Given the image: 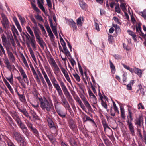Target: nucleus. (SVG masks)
<instances>
[{
    "mask_svg": "<svg viewBox=\"0 0 146 146\" xmlns=\"http://www.w3.org/2000/svg\"><path fill=\"white\" fill-rule=\"evenodd\" d=\"M39 100L40 106L43 110L46 111L48 113L51 111V114L56 113L52 103H49L45 97L43 98H39Z\"/></svg>",
    "mask_w": 146,
    "mask_h": 146,
    "instance_id": "obj_1",
    "label": "nucleus"
},
{
    "mask_svg": "<svg viewBox=\"0 0 146 146\" xmlns=\"http://www.w3.org/2000/svg\"><path fill=\"white\" fill-rule=\"evenodd\" d=\"M11 116L17 123V125L22 130L23 133L27 136L29 135V131L26 126L22 121L18 113L15 111L11 113Z\"/></svg>",
    "mask_w": 146,
    "mask_h": 146,
    "instance_id": "obj_2",
    "label": "nucleus"
},
{
    "mask_svg": "<svg viewBox=\"0 0 146 146\" xmlns=\"http://www.w3.org/2000/svg\"><path fill=\"white\" fill-rule=\"evenodd\" d=\"M37 24V23L34 24V26L33 27V30L37 42L38 43L40 46L42 48L44 47L43 44H44L45 42L43 41V39L40 36V35L41 34V32L38 27Z\"/></svg>",
    "mask_w": 146,
    "mask_h": 146,
    "instance_id": "obj_3",
    "label": "nucleus"
},
{
    "mask_svg": "<svg viewBox=\"0 0 146 146\" xmlns=\"http://www.w3.org/2000/svg\"><path fill=\"white\" fill-rule=\"evenodd\" d=\"M46 62V64L44 65V67L45 70L49 76L50 80L53 84V86L55 88L59 86V85L56 80L55 77L52 74L51 69L48 62Z\"/></svg>",
    "mask_w": 146,
    "mask_h": 146,
    "instance_id": "obj_4",
    "label": "nucleus"
},
{
    "mask_svg": "<svg viewBox=\"0 0 146 146\" xmlns=\"http://www.w3.org/2000/svg\"><path fill=\"white\" fill-rule=\"evenodd\" d=\"M13 137L17 141L18 143H21L22 146H26V143L25 141V138L19 132L14 131L13 133Z\"/></svg>",
    "mask_w": 146,
    "mask_h": 146,
    "instance_id": "obj_5",
    "label": "nucleus"
},
{
    "mask_svg": "<svg viewBox=\"0 0 146 146\" xmlns=\"http://www.w3.org/2000/svg\"><path fill=\"white\" fill-rule=\"evenodd\" d=\"M57 91L58 95L60 96L61 100L62 102L61 104L65 107L66 106L68 105L69 104L65 98L63 94V92L61 89L60 86H58L55 88Z\"/></svg>",
    "mask_w": 146,
    "mask_h": 146,
    "instance_id": "obj_6",
    "label": "nucleus"
},
{
    "mask_svg": "<svg viewBox=\"0 0 146 146\" xmlns=\"http://www.w3.org/2000/svg\"><path fill=\"white\" fill-rule=\"evenodd\" d=\"M26 29L28 32L31 36V37L30 38L31 43L32 46L34 49L36 48V42L35 40V36L33 32L30 27L29 26L26 27Z\"/></svg>",
    "mask_w": 146,
    "mask_h": 146,
    "instance_id": "obj_7",
    "label": "nucleus"
},
{
    "mask_svg": "<svg viewBox=\"0 0 146 146\" xmlns=\"http://www.w3.org/2000/svg\"><path fill=\"white\" fill-rule=\"evenodd\" d=\"M1 15L3 20V22L2 23L3 27L5 29L8 28L9 27V22L7 18L3 13L1 14Z\"/></svg>",
    "mask_w": 146,
    "mask_h": 146,
    "instance_id": "obj_8",
    "label": "nucleus"
},
{
    "mask_svg": "<svg viewBox=\"0 0 146 146\" xmlns=\"http://www.w3.org/2000/svg\"><path fill=\"white\" fill-rule=\"evenodd\" d=\"M141 23L139 22L137 23L135 25V29L137 34L145 38L146 36V34H145L142 31L141 27Z\"/></svg>",
    "mask_w": 146,
    "mask_h": 146,
    "instance_id": "obj_9",
    "label": "nucleus"
},
{
    "mask_svg": "<svg viewBox=\"0 0 146 146\" xmlns=\"http://www.w3.org/2000/svg\"><path fill=\"white\" fill-rule=\"evenodd\" d=\"M143 119L142 116H139L138 117H136L135 120V123L137 128L140 127L141 125L143 123Z\"/></svg>",
    "mask_w": 146,
    "mask_h": 146,
    "instance_id": "obj_10",
    "label": "nucleus"
},
{
    "mask_svg": "<svg viewBox=\"0 0 146 146\" xmlns=\"http://www.w3.org/2000/svg\"><path fill=\"white\" fill-rule=\"evenodd\" d=\"M60 84L64 95H65L66 97L67 98L68 96H69L70 94L66 86L64 83L62 81H61L60 82Z\"/></svg>",
    "mask_w": 146,
    "mask_h": 146,
    "instance_id": "obj_11",
    "label": "nucleus"
},
{
    "mask_svg": "<svg viewBox=\"0 0 146 146\" xmlns=\"http://www.w3.org/2000/svg\"><path fill=\"white\" fill-rule=\"evenodd\" d=\"M126 122L127 123V125L129 127V129L130 132V134H131L132 136H134L135 135V132L134 127L133 125L132 122L129 121H127Z\"/></svg>",
    "mask_w": 146,
    "mask_h": 146,
    "instance_id": "obj_12",
    "label": "nucleus"
},
{
    "mask_svg": "<svg viewBox=\"0 0 146 146\" xmlns=\"http://www.w3.org/2000/svg\"><path fill=\"white\" fill-rule=\"evenodd\" d=\"M80 97L88 110L89 111L91 110L92 109V108L84 96L83 95H81Z\"/></svg>",
    "mask_w": 146,
    "mask_h": 146,
    "instance_id": "obj_13",
    "label": "nucleus"
},
{
    "mask_svg": "<svg viewBox=\"0 0 146 146\" xmlns=\"http://www.w3.org/2000/svg\"><path fill=\"white\" fill-rule=\"evenodd\" d=\"M55 109L57 113L62 118L66 117V113L64 112L60 109L57 108L56 105H55Z\"/></svg>",
    "mask_w": 146,
    "mask_h": 146,
    "instance_id": "obj_14",
    "label": "nucleus"
},
{
    "mask_svg": "<svg viewBox=\"0 0 146 146\" xmlns=\"http://www.w3.org/2000/svg\"><path fill=\"white\" fill-rule=\"evenodd\" d=\"M19 71L23 78L24 82L28 85L29 82V80L23 69L22 68H21L19 69Z\"/></svg>",
    "mask_w": 146,
    "mask_h": 146,
    "instance_id": "obj_15",
    "label": "nucleus"
},
{
    "mask_svg": "<svg viewBox=\"0 0 146 146\" xmlns=\"http://www.w3.org/2000/svg\"><path fill=\"white\" fill-rule=\"evenodd\" d=\"M69 126L70 128L73 131H74L76 128V126L75 122L72 119H70L68 121Z\"/></svg>",
    "mask_w": 146,
    "mask_h": 146,
    "instance_id": "obj_16",
    "label": "nucleus"
},
{
    "mask_svg": "<svg viewBox=\"0 0 146 146\" xmlns=\"http://www.w3.org/2000/svg\"><path fill=\"white\" fill-rule=\"evenodd\" d=\"M18 109L20 112L22 113L27 118H29V120L31 119V117L29 115L26 109H24L22 110L19 108H18Z\"/></svg>",
    "mask_w": 146,
    "mask_h": 146,
    "instance_id": "obj_17",
    "label": "nucleus"
},
{
    "mask_svg": "<svg viewBox=\"0 0 146 146\" xmlns=\"http://www.w3.org/2000/svg\"><path fill=\"white\" fill-rule=\"evenodd\" d=\"M63 48V50H62V48L61 47V51L65 54L66 56H68L69 57L71 58V54L68 49L67 48L66 46H64Z\"/></svg>",
    "mask_w": 146,
    "mask_h": 146,
    "instance_id": "obj_18",
    "label": "nucleus"
},
{
    "mask_svg": "<svg viewBox=\"0 0 146 146\" xmlns=\"http://www.w3.org/2000/svg\"><path fill=\"white\" fill-rule=\"evenodd\" d=\"M139 89L136 91V93H139V94L140 96H141L143 97L145 94V93L144 91V89L142 88V86L141 85H138Z\"/></svg>",
    "mask_w": 146,
    "mask_h": 146,
    "instance_id": "obj_19",
    "label": "nucleus"
},
{
    "mask_svg": "<svg viewBox=\"0 0 146 146\" xmlns=\"http://www.w3.org/2000/svg\"><path fill=\"white\" fill-rule=\"evenodd\" d=\"M4 63L6 65V67L9 70L11 71V70L12 68L7 58L6 57L5 59L4 60Z\"/></svg>",
    "mask_w": 146,
    "mask_h": 146,
    "instance_id": "obj_20",
    "label": "nucleus"
},
{
    "mask_svg": "<svg viewBox=\"0 0 146 146\" xmlns=\"http://www.w3.org/2000/svg\"><path fill=\"white\" fill-rule=\"evenodd\" d=\"M47 136L52 144H53L56 141V139L54 137L53 135L52 134H51L47 135Z\"/></svg>",
    "mask_w": 146,
    "mask_h": 146,
    "instance_id": "obj_21",
    "label": "nucleus"
},
{
    "mask_svg": "<svg viewBox=\"0 0 146 146\" xmlns=\"http://www.w3.org/2000/svg\"><path fill=\"white\" fill-rule=\"evenodd\" d=\"M133 72L137 74L139 77H141L142 76V72L140 69L134 68L133 69Z\"/></svg>",
    "mask_w": 146,
    "mask_h": 146,
    "instance_id": "obj_22",
    "label": "nucleus"
},
{
    "mask_svg": "<svg viewBox=\"0 0 146 146\" xmlns=\"http://www.w3.org/2000/svg\"><path fill=\"white\" fill-rule=\"evenodd\" d=\"M82 119L84 123L85 122L87 121H89L91 122L92 120V119L89 117L85 114H84V115L82 117Z\"/></svg>",
    "mask_w": 146,
    "mask_h": 146,
    "instance_id": "obj_23",
    "label": "nucleus"
},
{
    "mask_svg": "<svg viewBox=\"0 0 146 146\" xmlns=\"http://www.w3.org/2000/svg\"><path fill=\"white\" fill-rule=\"evenodd\" d=\"M3 80L6 86L7 87L8 89L12 93H13L14 92L13 90V89L12 88L11 86L9 83L5 79H3Z\"/></svg>",
    "mask_w": 146,
    "mask_h": 146,
    "instance_id": "obj_24",
    "label": "nucleus"
},
{
    "mask_svg": "<svg viewBox=\"0 0 146 146\" xmlns=\"http://www.w3.org/2000/svg\"><path fill=\"white\" fill-rule=\"evenodd\" d=\"M27 47L28 48V49L32 58L33 60L35 62L36 61V58L34 55L33 50L29 46H27Z\"/></svg>",
    "mask_w": 146,
    "mask_h": 146,
    "instance_id": "obj_25",
    "label": "nucleus"
},
{
    "mask_svg": "<svg viewBox=\"0 0 146 146\" xmlns=\"http://www.w3.org/2000/svg\"><path fill=\"white\" fill-rule=\"evenodd\" d=\"M69 25L70 27H72L73 28V31L77 29V26L76 23L72 19L69 21Z\"/></svg>",
    "mask_w": 146,
    "mask_h": 146,
    "instance_id": "obj_26",
    "label": "nucleus"
},
{
    "mask_svg": "<svg viewBox=\"0 0 146 146\" xmlns=\"http://www.w3.org/2000/svg\"><path fill=\"white\" fill-rule=\"evenodd\" d=\"M102 123V125H103V127H104V131H106V128H107L109 129L110 132L112 133V130L109 127L107 123L105 121H103Z\"/></svg>",
    "mask_w": 146,
    "mask_h": 146,
    "instance_id": "obj_27",
    "label": "nucleus"
},
{
    "mask_svg": "<svg viewBox=\"0 0 146 146\" xmlns=\"http://www.w3.org/2000/svg\"><path fill=\"white\" fill-rule=\"evenodd\" d=\"M68 141L70 145L72 146H77V144L73 138L70 137Z\"/></svg>",
    "mask_w": 146,
    "mask_h": 146,
    "instance_id": "obj_28",
    "label": "nucleus"
},
{
    "mask_svg": "<svg viewBox=\"0 0 146 146\" xmlns=\"http://www.w3.org/2000/svg\"><path fill=\"white\" fill-rule=\"evenodd\" d=\"M52 19L51 18H50L49 19V21L50 22V26L52 28V30L53 32L57 31V29L55 26H53V23L52 21Z\"/></svg>",
    "mask_w": 146,
    "mask_h": 146,
    "instance_id": "obj_29",
    "label": "nucleus"
},
{
    "mask_svg": "<svg viewBox=\"0 0 146 146\" xmlns=\"http://www.w3.org/2000/svg\"><path fill=\"white\" fill-rule=\"evenodd\" d=\"M5 119L11 126H12V125L13 124V121L10 116L8 115L5 117Z\"/></svg>",
    "mask_w": 146,
    "mask_h": 146,
    "instance_id": "obj_30",
    "label": "nucleus"
},
{
    "mask_svg": "<svg viewBox=\"0 0 146 146\" xmlns=\"http://www.w3.org/2000/svg\"><path fill=\"white\" fill-rule=\"evenodd\" d=\"M110 63L111 72L113 74H114L116 70L115 67L110 60Z\"/></svg>",
    "mask_w": 146,
    "mask_h": 146,
    "instance_id": "obj_31",
    "label": "nucleus"
},
{
    "mask_svg": "<svg viewBox=\"0 0 146 146\" xmlns=\"http://www.w3.org/2000/svg\"><path fill=\"white\" fill-rule=\"evenodd\" d=\"M103 140L106 146H110L112 144L111 141L107 138H103Z\"/></svg>",
    "mask_w": 146,
    "mask_h": 146,
    "instance_id": "obj_32",
    "label": "nucleus"
},
{
    "mask_svg": "<svg viewBox=\"0 0 146 146\" xmlns=\"http://www.w3.org/2000/svg\"><path fill=\"white\" fill-rule=\"evenodd\" d=\"M127 31L129 34L132 36L134 40H136V39L135 38L136 35L133 32L129 29Z\"/></svg>",
    "mask_w": 146,
    "mask_h": 146,
    "instance_id": "obj_33",
    "label": "nucleus"
},
{
    "mask_svg": "<svg viewBox=\"0 0 146 146\" xmlns=\"http://www.w3.org/2000/svg\"><path fill=\"white\" fill-rule=\"evenodd\" d=\"M18 16L19 19L22 25H23L24 24L26 23V21L25 18L24 17L19 15H18Z\"/></svg>",
    "mask_w": 146,
    "mask_h": 146,
    "instance_id": "obj_34",
    "label": "nucleus"
},
{
    "mask_svg": "<svg viewBox=\"0 0 146 146\" xmlns=\"http://www.w3.org/2000/svg\"><path fill=\"white\" fill-rule=\"evenodd\" d=\"M37 4L39 7L45 13L46 12L45 9L39 0H37Z\"/></svg>",
    "mask_w": 146,
    "mask_h": 146,
    "instance_id": "obj_35",
    "label": "nucleus"
},
{
    "mask_svg": "<svg viewBox=\"0 0 146 146\" xmlns=\"http://www.w3.org/2000/svg\"><path fill=\"white\" fill-rule=\"evenodd\" d=\"M90 101L94 104H96L97 102V99L96 96L94 95L90 97Z\"/></svg>",
    "mask_w": 146,
    "mask_h": 146,
    "instance_id": "obj_36",
    "label": "nucleus"
},
{
    "mask_svg": "<svg viewBox=\"0 0 146 146\" xmlns=\"http://www.w3.org/2000/svg\"><path fill=\"white\" fill-rule=\"evenodd\" d=\"M132 115V112L129 109H128V117L130 119H129V118H128V119L127 121L129 120L131 122H132V120L133 119V117Z\"/></svg>",
    "mask_w": 146,
    "mask_h": 146,
    "instance_id": "obj_37",
    "label": "nucleus"
},
{
    "mask_svg": "<svg viewBox=\"0 0 146 146\" xmlns=\"http://www.w3.org/2000/svg\"><path fill=\"white\" fill-rule=\"evenodd\" d=\"M79 4L82 9H84L86 8V4L82 0L79 1Z\"/></svg>",
    "mask_w": 146,
    "mask_h": 146,
    "instance_id": "obj_38",
    "label": "nucleus"
},
{
    "mask_svg": "<svg viewBox=\"0 0 146 146\" xmlns=\"http://www.w3.org/2000/svg\"><path fill=\"white\" fill-rule=\"evenodd\" d=\"M11 27L13 35L15 36V33H16L17 35H18L19 34L15 26L14 25H13L12 26H11Z\"/></svg>",
    "mask_w": 146,
    "mask_h": 146,
    "instance_id": "obj_39",
    "label": "nucleus"
},
{
    "mask_svg": "<svg viewBox=\"0 0 146 146\" xmlns=\"http://www.w3.org/2000/svg\"><path fill=\"white\" fill-rule=\"evenodd\" d=\"M41 70L42 73L43 75L45 80H48V79H49L44 70L42 67L41 68Z\"/></svg>",
    "mask_w": 146,
    "mask_h": 146,
    "instance_id": "obj_40",
    "label": "nucleus"
},
{
    "mask_svg": "<svg viewBox=\"0 0 146 146\" xmlns=\"http://www.w3.org/2000/svg\"><path fill=\"white\" fill-rule=\"evenodd\" d=\"M139 14L140 15L142 16L144 19L146 20V9L142 12H139Z\"/></svg>",
    "mask_w": 146,
    "mask_h": 146,
    "instance_id": "obj_41",
    "label": "nucleus"
},
{
    "mask_svg": "<svg viewBox=\"0 0 146 146\" xmlns=\"http://www.w3.org/2000/svg\"><path fill=\"white\" fill-rule=\"evenodd\" d=\"M19 97L20 101L22 102L25 104L26 103L25 98L24 94H21Z\"/></svg>",
    "mask_w": 146,
    "mask_h": 146,
    "instance_id": "obj_42",
    "label": "nucleus"
},
{
    "mask_svg": "<svg viewBox=\"0 0 146 146\" xmlns=\"http://www.w3.org/2000/svg\"><path fill=\"white\" fill-rule=\"evenodd\" d=\"M31 131L35 136H39V132L36 128H33Z\"/></svg>",
    "mask_w": 146,
    "mask_h": 146,
    "instance_id": "obj_43",
    "label": "nucleus"
},
{
    "mask_svg": "<svg viewBox=\"0 0 146 146\" xmlns=\"http://www.w3.org/2000/svg\"><path fill=\"white\" fill-rule=\"evenodd\" d=\"M120 110H121V117L123 118V119H125V114L124 110L123 107H120Z\"/></svg>",
    "mask_w": 146,
    "mask_h": 146,
    "instance_id": "obj_44",
    "label": "nucleus"
},
{
    "mask_svg": "<svg viewBox=\"0 0 146 146\" xmlns=\"http://www.w3.org/2000/svg\"><path fill=\"white\" fill-rule=\"evenodd\" d=\"M1 38L3 45H5L7 42V38L5 36L4 34L1 35Z\"/></svg>",
    "mask_w": 146,
    "mask_h": 146,
    "instance_id": "obj_45",
    "label": "nucleus"
},
{
    "mask_svg": "<svg viewBox=\"0 0 146 146\" xmlns=\"http://www.w3.org/2000/svg\"><path fill=\"white\" fill-rule=\"evenodd\" d=\"M6 79L8 80L11 84H13V79L12 74L11 73L10 78L6 77Z\"/></svg>",
    "mask_w": 146,
    "mask_h": 146,
    "instance_id": "obj_46",
    "label": "nucleus"
},
{
    "mask_svg": "<svg viewBox=\"0 0 146 146\" xmlns=\"http://www.w3.org/2000/svg\"><path fill=\"white\" fill-rule=\"evenodd\" d=\"M50 129L52 131V133L55 134L57 132V130L55 126L54 125L50 127Z\"/></svg>",
    "mask_w": 146,
    "mask_h": 146,
    "instance_id": "obj_47",
    "label": "nucleus"
},
{
    "mask_svg": "<svg viewBox=\"0 0 146 146\" xmlns=\"http://www.w3.org/2000/svg\"><path fill=\"white\" fill-rule=\"evenodd\" d=\"M126 5V4L125 3H122L120 5V7L121 8L124 12H125L127 11V9L125 6Z\"/></svg>",
    "mask_w": 146,
    "mask_h": 146,
    "instance_id": "obj_48",
    "label": "nucleus"
},
{
    "mask_svg": "<svg viewBox=\"0 0 146 146\" xmlns=\"http://www.w3.org/2000/svg\"><path fill=\"white\" fill-rule=\"evenodd\" d=\"M7 54L9 58L12 61L15 60V57L11 52H9Z\"/></svg>",
    "mask_w": 146,
    "mask_h": 146,
    "instance_id": "obj_49",
    "label": "nucleus"
},
{
    "mask_svg": "<svg viewBox=\"0 0 146 146\" xmlns=\"http://www.w3.org/2000/svg\"><path fill=\"white\" fill-rule=\"evenodd\" d=\"M101 104L102 106L107 111L108 110H107V105L105 101H104L103 100L101 101Z\"/></svg>",
    "mask_w": 146,
    "mask_h": 146,
    "instance_id": "obj_50",
    "label": "nucleus"
},
{
    "mask_svg": "<svg viewBox=\"0 0 146 146\" xmlns=\"http://www.w3.org/2000/svg\"><path fill=\"white\" fill-rule=\"evenodd\" d=\"M47 121L49 125V127L51 126L54 125V123L52 119L50 118H48L47 119Z\"/></svg>",
    "mask_w": 146,
    "mask_h": 146,
    "instance_id": "obj_51",
    "label": "nucleus"
},
{
    "mask_svg": "<svg viewBox=\"0 0 146 146\" xmlns=\"http://www.w3.org/2000/svg\"><path fill=\"white\" fill-rule=\"evenodd\" d=\"M48 60L49 62V63L52 64L53 66L56 64L55 62L52 57H50L49 60L48 58Z\"/></svg>",
    "mask_w": 146,
    "mask_h": 146,
    "instance_id": "obj_52",
    "label": "nucleus"
},
{
    "mask_svg": "<svg viewBox=\"0 0 146 146\" xmlns=\"http://www.w3.org/2000/svg\"><path fill=\"white\" fill-rule=\"evenodd\" d=\"M26 124L28 126L29 129L30 130H31L33 128L32 124L29 121H27V122H26Z\"/></svg>",
    "mask_w": 146,
    "mask_h": 146,
    "instance_id": "obj_53",
    "label": "nucleus"
},
{
    "mask_svg": "<svg viewBox=\"0 0 146 146\" xmlns=\"http://www.w3.org/2000/svg\"><path fill=\"white\" fill-rule=\"evenodd\" d=\"M31 5L33 9L36 12H39L40 11L39 9L36 6V5L35 4L32 3Z\"/></svg>",
    "mask_w": 146,
    "mask_h": 146,
    "instance_id": "obj_54",
    "label": "nucleus"
},
{
    "mask_svg": "<svg viewBox=\"0 0 146 146\" xmlns=\"http://www.w3.org/2000/svg\"><path fill=\"white\" fill-rule=\"evenodd\" d=\"M141 130L139 129H137V135L139 137L142 139H143V137L141 134Z\"/></svg>",
    "mask_w": 146,
    "mask_h": 146,
    "instance_id": "obj_55",
    "label": "nucleus"
},
{
    "mask_svg": "<svg viewBox=\"0 0 146 146\" xmlns=\"http://www.w3.org/2000/svg\"><path fill=\"white\" fill-rule=\"evenodd\" d=\"M73 75L78 82H79L80 81V77L76 72L75 74H73Z\"/></svg>",
    "mask_w": 146,
    "mask_h": 146,
    "instance_id": "obj_56",
    "label": "nucleus"
},
{
    "mask_svg": "<svg viewBox=\"0 0 146 146\" xmlns=\"http://www.w3.org/2000/svg\"><path fill=\"white\" fill-rule=\"evenodd\" d=\"M78 66L79 70L80 73L81 75L82 76H83V72L81 66L79 62H78Z\"/></svg>",
    "mask_w": 146,
    "mask_h": 146,
    "instance_id": "obj_57",
    "label": "nucleus"
},
{
    "mask_svg": "<svg viewBox=\"0 0 146 146\" xmlns=\"http://www.w3.org/2000/svg\"><path fill=\"white\" fill-rule=\"evenodd\" d=\"M53 99L54 104V105L55 108V105L57 106L56 104L58 103L57 101L56 97L55 96H52Z\"/></svg>",
    "mask_w": 146,
    "mask_h": 146,
    "instance_id": "obj_58",
    "label": "nucleus"
},
{
    "mask_svg": "<svg viewBox=\"0 0 146 146\" xmlns=\"http://www.w3.org/2000/svg\"><path fill=\"white\" fill-rule=\"evenodd\" d=\"M77 24L78 25H79L82 26V23L81 22V17H80L76 20Z\"/></svg>",
    "mask_w": 146,
    "mask_h": 146,
    "instance_id": "obj_59",
    "label": "nucleus"
},
{
    "mask_svg": "<svg viewBox=\"0 0 146 146\" xmlns=\"http://www.w3.org/2000/svg\"><path fill=\"white\" fill-rule=\"evenodd\" d=\"M66 98L68 99L69 102L70 104L73 102L74 100L72 98V96L70 94L69 95V96H68Z\"/></svg>",
    "mask_w": 146,
    "mask_h": 146,
    "instance_id": "obj_60",
    "label": "nucleus"
},
{
    "mask_svg": "<svg viewBox=\"0 0 146 146\" xmlns=\"http://www.w3.org/2000/svg\"><path fill=\"white\" fill-rule=\"evenodd\" d=\"M115 10L116 12H117V13H121V10L120 9L119 7V4H118L117 5L115 8Z\"/></svg>",
    "mask_w": 146,
    "mask_h": 146,
    "instance_id": "obj_61",
    "label": "nucleus"
},
{
    "mask_svg": "<svg viewBox=\"0 0 146 146\" xmlns=\"http://www.w3.org/2000/svg\"><path fill=\"white\" fill-rule=\"evenodd\" d=\"M127 74L126 73H124L123 75V82L124 83L126 82V80L127 79Z\"/></svg>",
    "mask_w": 146,
    "mask_h": 146,
    "instance_id": "obj_62",
    "label": "nucleus"
},
{
    "mask_svg": "<svg viewBox=\"0 0 146 146\" xmlns=\"http://www.w3.org/2000/svg\"><path fill=\"white\" fill-rule=\"evenodd\" d=\"M35 17L37 20H38L39 21H42L43 20L42 16L39 15H35Z\"/></svg>",
    "mask_w": 146,
    "mask_h": 146,
    "instance_id": "obj_63",
    "label": "nucleus"
},
{
    "mask_svg": "<svg viewBox=\"0 0 146 146\" xmlns=\"http://www.w3.org/2000/svg\"><path fill=\"white\" fill-rule=\"evenodd\" d=\"M113 40V38L111 35H109L108 37V40L110 43H112Z\"/></svg>",
    "mask_w": 146,
    "mask_h": 146,
    "instance_id": "obj_64",
    "label": "nucleus"
}]
</instances>
